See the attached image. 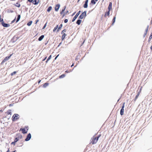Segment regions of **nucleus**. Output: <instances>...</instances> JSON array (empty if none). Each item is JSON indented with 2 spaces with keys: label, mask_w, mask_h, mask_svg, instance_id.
<instances>
[{
  "label": "nucleus",
  "mask_w": 152,
  "mask_h": 152,
  "mask_svg": "<svg viewBox=\"0 0 152 152\" xmlns=\"http://www.w3.org/2000/svg\"><path fill=\"white\" fill-rule=\"evenodd\" d=\"M100 136L101 135L100 134L97 137H95L94 136H93V137H92L91 138L90 143L92 145H94L96 143Z\"/></svg>",
  "instance_id": "f257e3e1"
},
{
  "label": "nucleus",
  "mask_w": 152,
  "mask_h": 152,
  "mask_svg": "<svg viewBox=\"0 0 152 152\" xmlns=\"http://www.w3.org/2000/svg\"><path fill=\"white\" fill-rule=\"evenodd\" d=\"M66 8V7L65 6L64 8V9H62V10L60 12V14L61 15H62V17L63 18L64 16H65L67 14L64 12L65 11V9Z\"/></svg>",
  "instance_id": "f03ea898"
},
{
  "label": "nucleus",
  "mask_w": 152,
  "mask_h": 152,
  "mask_svg": "<svg viewBox=\"0 0 152 152\" xmlns=\"http://www.w3.org/2000/svg\"><path fill=\"white\" fill-rule=\"evenodd\" d=\"M86 11H84L83 12L81 15L79 17V18L80 19H83V18H84L86 16Z\"/></svg>",
  "instance_id": "7ed1b4c3"
},
{
  "label": "nucleus",
  "mask_w": 152,
  "mask_h": 152,
  "mask_svg": "<svg viewBox=\"0 0 152 152\" xmlns=\"http://www.w3.org/2000/svg\"><path fill=\"white\" fill-rule=\"evenodd\" d=\"M19 115L17 114H14L12 117V120L15 121L19 118Z\"/></svg>",
  "instance_id": "20e7f679"
},
{
  "label": "nucleus",
  "mask_w": 152,
  "mask_h": 152,
  "mask_svg": "<svg viewBox=\"0 0 152 152\" xmlns=\"http://www.w3.org/2000/svg\"><path fill=\"white\" fill-rule=\"evenodd\" d=\"M125 102H124L123 103V106L122 107V108L121 110L120 111V114L121 115H122L124 114V108L125 106Z\"/></svg>",
  "instance_id": "39448f33"
},
{
  "label": "nucleus",
  "mask_w": 152,
  "mask_h": 152,
  "mask_svg": "<svg viewBox=\"0 0 152 152\" xmlns=\"http://www.w3.org/2000/svg\"><path fill=\"white\" fill-rule=\"evenodd\" d=\"M80 11H78V12L77 13V14L75 15V16L73 18V19L72 20V22L74 21L78 17V15L80 14Z\"/></svg>",
  "instance_id": "423d86ee"
},
{
  "label": "nucleus",
  "mask_w": 152,
  "mask_h": 152,
  "mask_svg": "<svg viewBox=\"0 0 152 152\" xmlns=\"http://www.w3.org/2000/svg\"><path fill=\"white\" fill-rule=\"evenodd\" d=\"M31 138V135L30 133H29L27 135L26 138L25 139L26 141H28Z\"/></svg>",
  "instance_id": "0eeeda50"
},
{
  "label": "nucleus",
  "mask_w": 152,
  "mask_h": 152,
  "mask_svg": "<svg viewBox=\"0 0 152 152\" xmlns=\"http://www.w3.org/2000/svg\"><path fill=\"white\" fill-rule=\"evenodd\" d=\"M28 130V129H27V130L25 129V128H21L20 129V131H21L22 132V133L23 134H25L27 133Z\"/></svg>",
  "instance_id": "6e6552de"
},
{
  "label": "nucleus",
  "mask_w": 152,
  "mask_h": 152,
  "mask_svg": "<svg viewBox=\"0 0 152 152\" xmlns=\"http://www.w3.org/2000/svg\"><path fill=\"white\" fill-rule=\"evenodd\" d=\"M60 7V5L59 4H56V5L55 8V10L56 11H57V12L58 11V10Z\"/></svg>",
  "instance_id": "1a4fd4ad"
},
{
  "label": "nucleus",
  "mask_w": 152,
  "mask_h": 152,
  "mask_svg": "<svg viewBox=\"0 0 152 152\" xmlns=\"http://www.w3.org/2000/svg\"><path fill=\"white\" fill-rule=\"evenodd\" d=\"M88 0H86L85 1V3L83 5V7L85 8H87L88 7Z\"/></svg>",
  "instance_id": "9d476101"
},
{
  "label": "nucleus",
  "mask_w": 152,
  "mask_h": 152,
  "mask_svg": "<svg viewBox=\"0 0 152 152\" xmlns=\"http://www.w3.org/2000/svg\"><path fill=\"white\" fill-rule=\"evenodd\" d=\"M112 3L111 2H110L109 5L108 7V10L109 11H110V10L111 9H112Z\"/></svg>",
  "instance_id": "9b49d317"
},
{
  "label": "nucleus",
  "mask_w": 152,
  "mask_h": 152,
  "mask_svg": "<svg viewBox=\"0 0 152 152\" xmlns=\"http://www.w3.org/2000/svg\"><path fill=\"white\" fill-rule=\"evenodd\" d=\"M2 24L3 25V26L4 27H8L10 26V25L9 24H7L6 23H4V22H2Z\"/></svg>",
  "instance_id": "f8f14e48"
},
{
  "label": "nucleus",
  "mask_w": 152,
  "mask_h": 152,
  "mask_svg": "<svg viewBox=\"0 0 152 152\" xmlns=\"http://www.w3.org/2000/svg\"><path fill=\"white\" fill-rule=\"evenodd\" d=\"M140 92H138L137 93V95H136L135 98L134 99V101H135L136 99L138 98L139 96L140 95Z\"/></svg>",
  "instance_id": "ddd939ff"
},
{
  "label": "nucleus",
  "mask_w": 152,
  "mask_h": 152,
  "mask_svg": "<svg viewBox=\"0 0 152 152\" xmlns=\"http://www.w3.org/2000/svg\"><path fill=\"white\" fill-rule=\"evenodd\" d=\"M110 11H109V10L108 11V12H105V13L104 16L105 17H106L107 16H109L110 14Z\"/></svg>",
  "instance_id": "4468645a"
},
{
  "label": "nucleus",
  "mask_w": 152,
  "mask_h": 152,
  "mask_svg": "<svg viewBox=\"0 0 152 152\" xmlns=\"http://www.w3.org/2000/svg\"><path fill=\"white\" fill-rule=\"evenodd\" d=\"M63 34L62 36V40H64L65 39L66 36V34L65 33L62 34Z\"/></svg>",
  "instance_id": "2eb2a0df"
},
{
  "label": "nucleus",
  "mask_w": 152,
  "mask_h": 152,
  "mask_svg": "<svg viewBox=\"0 0 152 152\" xmlns=\"http://www.w3.org/2000/svg\"><path fill=\"white\" fill-rule=\"evenodd\" d=\"M81 20L79 19V20H77V21L76 22V23L78 25H79L81 23Z\"/></svg>",
  "instance_id": "dca6fc26"
},
{
  "label": "nucleus",
  "mask_w": 152,
  "mask_h": 152,
  "mask_svg": "<svg viewBox=\"0 0 152 152\" xmlns=\"http://www.w3.org/2000/svg\"><path fill=\"white\" fill-rule=\"evenodd\" d=\"M44 35H42L39 38V41H41L44 37Z\"/></svg>",
  "instance_id": "f3484780"
},
{
  "label": "nucleus",
  "mask_w": 152,
  "mask_h": 152,
  "mask_svg": "<svg viewBox=\"0 0 152 152\" xmlns=\"http://www.w3.org/2000/svg\"><path fill=\"white\" fill-rule=\"evenodd\" d=\"M148 28V26L147 28L145 29V33L144 34V36L145 37L147 34Z\"/></svg>",
  "instance_id": "a211bd4d"
},
{
  "label": "nucleus",
  "mask_w": 152,
  "mask_h": 152,
  "mask_svg": "<svg viewBox=\"0 0 152 152\" xmlns=\"http://www.w3.org/2000/svg\"><path fill=\"white\" fill-rule=\"evenodd\" d=\"M20 15H18V18H17V21H16V23L18 22L19 20H20Z\"/></svg>",
  "instance_id": "6ab92c4d"
},
{
  "label": "nucleus",
  "mask_w": 152,
  "mask_h": 152,
  "mask_svg": "<svg viewBox=\"0 0 152 152\" xmlns=\"http://www.w3.org/2000/svg\"><path fill=\"white\" fill-rule=\"evenodd\" d=\"M52 9V7L51 6L49 7L47 11L48 12H49Z\"/></svg>",
  "instance_id": "aec40b11"
},
{
  "label": "nucleus",
  "mask_w": 152,
  "mask_h": 152,
  "mask_svg": "<svg viewBox=\"0 0 152 152\" xmlns=\"http://www.w3.org/2000/svg\"><path fill=\"white\" fill-rule=\"evenodd\" d=\"M58 25H57L54 28L53 30V31L54 32H55L56 31V30L57 28H58Z\"/></svg>",
  "instance_id": "412c9836"
},
{
  "label": "nucleus",
  "mask_w": 152,
  "mask_h": 152,
  "mask_svg": "<svg viewBox=\"0 0 152 152\" xmlns=\"http://www.w3.org/2000/svg\"><path fill=\"white\" fill-rule=\"evenodd\" d=\"M62 24H61V25H60L59 26V27H58V28L57 29V31H59L60 29L62 27Z\"/></svg>",
  "instance_id": "4be33fe9"
},
{
  "label": "nucleus",
  "mask_w": 152,
  "mask_h": 152,
  "mask_svg": "<svg viewBox=\"0 0 152 152\" xmlns=\"http://www.w3.org/2000/svg\"><path fill=\"white\" fill-rule=\"evenodd\" d=\"M12 56V55H10L8 57H6L4 59L5 60H6V61H7L10 58L11 56Z\"/></svg>",
  "instance_id": "5701e85b"
},
{
  "label": "nucleus",
  "mask_w": 152,
  "mask_h": 152,
  "mask_svg": "<svg viewBox=\"0 0 152 152\" xmlns=\"http://www.w3.org/2000/svg\"><path fill=\"white\" fill-rule=\"evenodd\" d=\"M51 55H50L49 56V57L48 58L47 61H46V63H47L48 62V61L50 60V59L51 57Z\"/></svg>",
  "instance_id": "b1692460"
},
{
  "label": "nucleus",
  "mask_w": 152,
  "mask_h": 152,
  "mask_svg": "<svg viewBox=\"0 0 152 152\" xmlns=\"http://www.w3.org/2000/svg\"><path fill=\"white\" fill-rule=\"evenodd\" d=\"M96 1L95 0H91V3L93 4H95Z\"/></svg>",
  "instance_id": "393cba45"
},
{
  "label": "nucleus",
  "mask_w": 152,
  "mask_h": 152,
  "mask_svg": "<svg viewBox=\"0 0 152 152\" xmlns=\"http://www.w3.org/2000/svg\"><path fill=\"white\" fill-rule=\"evenodd\" d=\"M48 83H45L43 85V87L44 88H45L48 86Z\"/></svg>",
  "instance_id": "a878e982"
},
{
  "label": "nucleus",
  "mask_w": 152,
  "mask_h": 152,
  "mask_svg": "<svg viewBox=\"0 0 152 152\" xmlns=\"http://www.w3.org/2000/svg\"><path fill=\"white\" fill-rule=\"evenodd\" d=\"M32 23V21H31L27 23V25L28 26H30L31 24Z\"/></svg>",
  "instance_id": "bb28decb"
},
{
  "label": "nucleus",
  "mask_w": 152,
  "mask_h": 152,
  "mask_svg": "<svg viewBox=\"0 0 152 152\" xmlns=\"http://www.w3.org/2000/svg\"><path fill=\"white\" fill-rule=\"evenodd\" d=\"M65 76L64 74H63L59 76V78H61L64 77Z\"/></svg>",
  "instance_id": "cd10ccee"
},
{
  "label": "nucleus",
  "mask_w": 152,
  "mask_h": 152,
  "mask_svg": "<svg viewBox=\"0 0 152 152\" xmlns=\"http://www.w3.org/2000/svg\"><path fill=\"white\" fill-rule=\"evenodd\" d=\"M115 17H114L113 18V23H115Z\"/></svg>",
  "instance_id": "c85d7f7f"
},
{
  "label": "nucleus",
  "mask_w": 152,
  "mask_h": 152,
  "mask_svg": "<svg viewBox=\"0 0 152 152\" xmlns=\"http://www.w3.org/2000/svg\"><path fill=\"white\" fill-rule=\"evenodd\" d=\"M16 6L19 7L20 6V5L18 3H16Z\"/></svg>",
  "instance_id": "c756f323"
},
{
  "label": "nucleus",
  "mask_w": 152,
  "mask_h": 152,
  "mask_svg": "<svg viewBox=\"0 0 152 152\" xmlns=\"http://www.w3.org/2000/svg\"><path fill=\"white\" fill-rule=\"evenodd\" d=\"M66 31V29H64L62 31V32H61V33L62 34H63V33H64Z\"/></svg>",
  "instance_id": "7c9ffc66"
},
{
  "label": "nucleus",
  "mask_w": 152,
  "mask_h": 152,
  "mask_svg": "<svg viewBox=\"0 0 152 152\" xmlns=\"http://www.w3.org/2000/svg\"><path fill=\"white\" fill-rule=\"evenodd\" d=\"M16 73V71H14L11 74V75H14Z\"/></svg>",
  "instance_id": "2f4dec72"
},
{
  "label": "nucleus",
  "mask_w": 152,
  "mask_h": 152,
  "mask_svg": "<svg viewBox=\"0 0 152 152\" xmlns=\"http://www.w3.org/2000/svg\"><path fill=\"white\" fill-rule=\"evenodd\" d=\"M18 139L17 138H16L15 140H14V142H17L18 141Z\"/></svg>",
  "instance_id": "473e14b6"
},
{
  "label": "nucleus",
  "mask_w": 152,
  "mask_h": 152,
  "mask_svg": "<svg viewBox=\"0 0 152 152\" xmlns=\"http://www.w3.org/2000/svg\"><path fill=\"white\" fill-rule=\"evenodd\" d=\"M152 38V32L151 33V35L149 37V39H151Z\"/></svg>",
  "instance_id": "72a5a7b5"
},
{
  "label": "nucleus",
  "mask_w": 152,
  "mask_h": 152,
  "mask_svg": "<svg viewBox=\"0 0 152 152\" xmlns=\"http://www.w3.org/2000/svg\"><path fill=\"white\" fill-rule=\"evenodd\" d=\"M68 22V20L67 19H66L64 20V22L65 23H66Z\"/></svg>",
  "instance_id": "f704fd0d"
},
{
  "label": "nucleus",
  "mask_w": 152,
  "mask_h": 152,
  "mask_svg": "<svg viewBox=\"0 0 152 152\" xmlns=\"http://www.w3.org/2000/svg\"><path fill=\"white\" fill-rule=\"evenodd\" d=\"M142 88V87H141L140 88V89L139 91L138 92H140V93H141V91Z\"/></svg>",
  "instance_id": "c9c22d12"
},
{
  "label": "nucleus",
  "mask_w": 152,
  "mask_h": 152,
  "mask_svg": "<svg viewBox=\"0 0 152 152\" xmlns=\"http://www.w3.org/2000/svg\"><path fill=\"white\" fill-rule=\"evenodd\" d=\"M15 19H16V18L13 20L12 22V23H13L15 21Z\"/></svg>",
  "instance_id": "e433bc0d"
},
{
  "label": "nucleus",
  "mask_w": 152,
  "mask_h": 152,
  "mask_svg": "<svg viewBox=\"0 0 152 152\" xmlns=\"http://www.w3.org/2000/svg\"><path fill=\"white\" fill-rule=\"evenodd\" d=\"M11 113L10 110H8V113L9 114H10Z\"/></svg>",
  "instance_id": "4c0bfd02"
},
{
  "label": "nucleus",
  "mask_w": 152,
  "mask_h": 152,
  "mask_svg": "<svg viewBox=\"0 0 152 152\" xmlns=\"http://www.w3.org/2000/svg\"><path fill=\"white\" fill-rule=\"evenodd\" d=\"M7 61L6 60H5V59H4V60L2 61V63H4L5 61Z\"/></svg>",
  "instance_id": "58836bf2"
},
{
  "label": "nucleus",
  "mask_w": 152,
  "mask_h": 152,
  "mask_svg": "<svg viewBox=\"0 0 152 152\" xmlns=\"http://www.w3.org/2000/svg\"><path fill=\"white\" fill-rule=\"evenodd\" d=\"M25 129H26V130L27 129H28V126H26L25 128Z\"/></svg>",
  "instance_id": "ea45409f"
},
{
  "label": "nucleus",
  "mask_w": 152,
  "mask_h": 152,
  "mask_svg": "<svg viewBox=\"0 0 152 152\" xmlns=\"http://www.w3.org/2000/svg\"><path fill=\"white\" fill-rule=\"evenodd\" d=\"M59 55V54H58V55H57V56L55 57V60H56V59H57V57H58V56Z\"/></svg>",
  "instance_id": "a19ab883"
},
{
  "label": "nucleus",
  "mask_w": 152,
  "mask_h": 152,
  "mask_svg": "<svg viewBox=\"0 0 152 152\" xmlns=\"http://www.w3.org/2000/svg\"><path fill=\"white\" fill-rule=\"evenodd\" d=\"M33 1V0H28V1L30 2H31Z\"/></svg>",
  "instance_id": "79ce46f5"
},
{
  "label": "nucleus",
  "mask_w": 152,
  "mask_h": 152,
  "mask_svg": "<svg viewBox=\"0 0 152 152\" xmlns=\"http://www.w3.org/2000/svg\"><path fill=\"white\" fill-rule=\"evenodd\" d=\"M77 57H78V56H77L76 58H75L76 60H77L78 59V58H77Z\"/></svg>",
  "instance_id": "37998d69"
},
{
  "label": "nucleus",
  "mask_w": 152,
  "mask_h": 152,
  "mask_svg": "<svg viewBox=\"0 0 152 152\" xmlns=\"http://www.w3.org/2000/svg\"><path fill=\"white\" fill-rule=\"evenodd\" d=\"M68 12H68V10H67V11H65V12L66 14H67V13H68Z\"/></svg>",
  "instance_id": "c03bdc74"
},
{
  "label": "nucleus",
  "mask_w": 152,
  "mask_h": 152,
  "mask_svg": "<svg viewBox=\"0 0 152 152\" xmlns=\"http://www.w3.org/2000/svg\"><path fill=\"white\" fill-rule=\"evenodd\" d=\"M15 142H12L11 143V144H14V145H15Z\"/></svg>",
  "instance_id": "a18cd8bd"
},
{
  "label": "nucleus",
  "mask_w": 152,
  "mask_h": 152,
  "mask_svg": "<svg viewBox=\"0 0 152 152\" xmlns=\"http://www.w3.org/2000/svg\"><path fill=\"white\" fill-rule=\"evenodd\" d=\"M38 22V20H36L35 24H37V22Z\"/></svg>",
  "instance_id": "49530a36"
},
{
  "label": "nucleus",
  "mask_w": 152,
  "mask_h": 152,
  "mask_svg": "<svg viewBox=\"0 0 152 152\" xmlns=\"http://www.w3.org/2000/svg\"><path fill=\"white\" fill-rule=\"evenodd\" d=\"M46 26V24H45V25L43 27V29H44L45 27Z\"/></svg>",
  "instance_id": "de8ad7c7"
},
{
  "label": "nucleus",
  "mask_w": 152,
  "mask_h": 152,
  "mask_svg": "<svg viewBox=\"0 0 152 152\" xmlns=\"http://www.w3.org/2000/svg\"><path fill=\"white\" fill-rule=\"evenodd\" d=\"M46 58H47V57H45V58L43 60V61L45 60L46 59Z\"/></svg>",
  "instance_id": "09e8293b"
},
{
  "label": "nucleus",
  "mask_w": 152,
  "mask_h": 152,
  "mask_svg": "<svg viewBox=\"0 0 152 152\" xmlns=\"http://www.w3.org/2000/svg\"><path fill=\"white\" fill-rule=\"evenodd\" d=\"M150 48L151 50V51H152V45L150 47Z\"/></svg>",
  "instance_id": "8fccbe9b"
},
{
  "label": "nucleus",
  "mask_w": 152,
  "mask_h": 152,
  "mask_svg": "<svg viewBox=\"0 0 152 152\" xmlns=\"http://www.w3.org/2000/svg\"><path fill=\"white\" fill-rule=\"evenodd\" d=\"M151 39H150L149 38V39L148 40V42H150V40H151Z\"/></svg>",
  "instance_id": "3c124183"
},
{
  "label": "nucleus",
  "mask_w": 152,
  "mask_h": 152,
  "mask_svg": "<svg viewBox=\"0 0 152 152\" xmlns=\"http://www.w3.org/2000/svg\"><path fill=\"white\" fill-rule=\"evenodd\" d=\"M74 66V64L73 63L72 64L71 66V67H72Z\"/></svg>",
  "instance_id": "603ef678"
},
{
  "label": "nucleus",
  "mask_w": 152,
  "mask_h": 152,
  "mask_svg": "<svg viewBox=\"0 0 152 152\" xmlns=\"http://www.w3.org/2000/svg\"><path fill=\"white\" fill-rule=\"evenodd\" d=\"M7 152H9V149L7 151Z\"/></svg>",
  "instance_id": "864d4df0"
},
{
  "label": "nucleus",
  "mask_w": 152,
  "mask_h": 152,
  "mask_svg": "<svg viewBox=\"0 0 152 152\" xmlns=\"http://www.w3.org/2000/svg\"><path fill=\"white\" fill-rule=\"evenodd\" d=\"M80 0H77V2H78Z\"/></svg>",
  "instance_id": "5fc2aeb1"
},
{
  "label": "nucleus",
  "mask_w": 152,
  "mask_h": 152,
  "mask_svg": "<svg viewBox=\"0 0 152 152\" xmlns=\"http://www.w3.org/2000/svg\"><path fill=\"white\" fill-rule=\"evenodd\" d=\"M151 23H152V20H151Z\"/></svg>",
  "instance_id": "6e6d98bb"
},
{
  "label": "nucleus",
  "mask_w": 152,
  "mask_h": 152,
  "mask_svg": "<svg viewBox=\"0 0 152 152\" xmlns=\"http://www.w3.org/2000/svg\"><path fill=\"white\" fill-rule=\"evenodd\" d=\"M66 72H67V71H66Z\"/></svg>",
  "instance_id": "4d7b16f0"
},
{
  "label": "nucleus",
  "mask_w": 152,
  "mask_h": 152,
  "mask_svg": "<svg viewBox=\"0 0 152 152\" xmlns=\"http://www.w3.org/2000/svg\"><path fill=\"white\" fill-rule=\"evenodd\" d=\"M40 81H40H39V82H38L39 83Z\"/></svg>",
  "instance_id": "13d9d810"
},
{
  "label": "nucleus",
  "mask_w": 152,
  "mask_h": 152,
  "mask_svg": "<svg viewBox=\"0 0 152 152\" xmlns=\"http://www.w3.org/2000/svg\"><path fill=\"white\" fill-rule=\"evenodd\" d=\"M96 1H97L98 0H95Z\"/></svg>",
  "instance_id": "bf43d9fd"
},
{
  "label": "nucleus",
  "mask_w": 152,
  "mask_h": 152,
  "mask_svg": "<svg viewBox=\"0 0 152 152\" xmlns=\"http://www.w3.org/2000/svg\"><path fill=\"white\" fill-rule=\"evenodd\" d=\"M11 12H13V11H11Z\"/></svg>",
  "instance_id": "052dcab7"
},
{
  "label": "nucleus",
  "mask_w": 152,
  "mask_h": 152,
  "mask_svg": "<svg viewBox=\"0 0 152 152\" xmlns=\"http://www.w3.org/2000/svg\"><path fill=\"white\" fill-rule=\"evenodd\" d=\"M75 13H74L73 15L75 14Z\"/></svg>",
  "instance_id": "680f3d73"
},
{
  "label": "nucleus",
  "mask_w": 152,
  "mask_h": 152,
  "mask_svg": "<svg viewBox=\"0 0 152 152\" xmlns=\"http://www.w3.org/2000/svg\"><path fill=\"white\" fill-rule=\"evenodd\" d=\"M84 41L83 42V44L84 43Z\"/></svg>",
  "instance_id": "e2e57ef3"
},
{
  "label": "nucleus",
  "mask_w": 152,
  "mask_h": 152,
  "mask_svg": "<svg viewBox=\"0 0 152 152\" xmlns=\"http://www.w3.org/2000/svg\"><path fill=\"white\" fill-rule=\"evenodd\" d=\"M15 152V151H13V152Z\"/></svg>",
  "instance_id": "0e129e2a"
}]
</instances>
